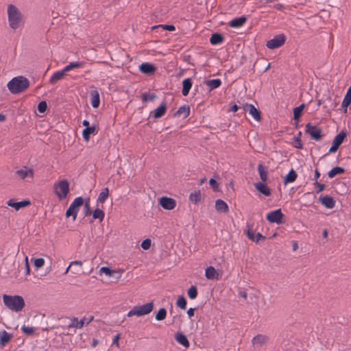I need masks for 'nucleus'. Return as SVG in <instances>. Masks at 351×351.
Wrapping results in <instances>:
<instances>
[{
  "label": "nucleus",
  "instance_id": "obj_60",
  "mask_svg": "<svg viewBox=\"0 0 351 351\" xmlns=\"http://www.w3.org/2000/svg\"><path fill=\"white\" fill-rule=\"evenodd\" d=\"M320 176V173H319V171L317 170H315V176H314V180L316 181H317V179L319 178Z\"/></svg>",
  "mask_w": 351,
  "mask_h": 351
},
{
  "label": "nucleus",
  "instance_id": "obj_30",
  "mask_svg": "<svg viewBox=\"0 0 351 351\" xmlns=\"http://www.w3.org/2000/svg\"><path fill=\"white\" fill-rule=\"evenodd\" d=\"M223 41V37L221 34L218 33H215L212 34L210 38V42L213 45H217L221 44Z\"/></svg>",
  "mask_w": 351,
  "mask_h": 351
},
{
  "label": "nucleus",
  "instance_id": "obj_61",
  "mask_svg": "<svg viewBox=\"0 0 351 351\" xmlns=\"http://www.w3.org/2000/svg\"><path fill=\"white\" fill-rule=\"evenodd\" d=\"M239 294L241 297L243 298L244 299L247 298V293L245 291H240Z\"/></svg>",
  "mask_w": 351,
  "mask_h": 351
},
{
  "label": "nucleus",
  "instance_id": "obj_26",
  "mask_svg": "<svg viewBox=\"0 0 351 351\" xmlns=\"http://www.w3.org/2000/svg\"><path fill=\"white\" fill-rule=\"evenodd\" d=\"M215 208L218 212L221 213H227L228 211V206L227 204L220 199L216 200Z\"/></svg>",
  "mask_w": 351,
  "mask_h": 351
},
{
  "label": "nucleus",
  "instance_id": "obj_10",
  "mask_svg": "<svg viewBox=\"0 0 351 351\" xmlns=\"http://www.w3.org/2000/svg\"><path fill=\"white\" fill-rule=\"evenodd\" d=\"M305 130L306 132L310 135L312 139L315 141H319L321 139L322 130L319 128L313 125L308 123L306 125Z\"/></svg>",
  "mask_w": 351,
  "mask_h": 351
},
{
  "label": "nucleus",
  "instance_id": "obj_62",
  "mask_svg": "<svg viewBox=\"0 0 351 351\" xmlns=\"http://www.w3.org/2000/svg\"><path fill=\"white\" fill-rule=\"evenodd\" d=\"M238 109H239V106L235 104L231 107L230 110L232 112H236V111H237Z\"/></svg>",
  "mask_w": 351,
  "mask_h": 351
},
{
  "label": "nucleus",
  "instance_id": "obj_40",
  "mask_svg": "<svg viewBox=\"0 0 351 351\" xmlns=\"http://www.w3.org/2000/svg\"><path fill=\"white\" fill-rule=\"evenodd\" d=\"M104 212L99 208L95 209V210L93 213V218L94 219H98L100 221H102L104 220Z\"/></svg>",
  "mask_w": 351,
  "mask_h": 351
},
{
  "label": "nucleus",
  "instance_id": "obj_29",
  "mask_svg": "<svg viewBox=\"0 0 351 351\" xmlns=\"http://www.w3.org/2000/svg\"><path fill=\"white\" fill-rule=\"evenodd\" d=\"M84 63L82 62H70L68 65L65 66L63 69L66 73L73 69L82 68L84 66Z\"/></svg>",
  "mask_w": 351,
  "mask_h": 351
},
{
  "label": "nucleus",
  "instance_id": "obj_27",
  "mask_svg": "<svg viewBox=\"0 0 351 351\" xmlns=\"http://www.w3.org/2000/svg\"><path fill=\"white\" fill-rule=\"evenodd\" d=\"M267 340V337L265 335H258L252 339V342L254 346H261Z\"/></svg>",
  "mask_w": 351,
  "mask_h": 351
},
{
  "label": "nucleus",
  "instance_id": "obj_50",
  "mask_svg": "<svg viewBox=\"0 0 351 351\" xmlns=\"http://www.w3.org/2000/svg\"><path fill=\"white\" fill-rule=\"evenodd\" d=\"M158 27H162L163 29L168 30V31H174L175 27L173 25H158ZM157 27V26H154L152 28L154 29Z\"/></svg>",
  "mask_w": 351,
  "mask_h": 351
},
{
  "label": "nucleus",
  "instance_id": "obj_3",
  "mask_svg": "<svg viewBox=\"0 0 351 351\" xmlns=\"http://www.w3.org/2000/svg\"><path fill=\"white\" fill-rule=\"evenodd\" d=\"M29 86V80L23 76L15 77L7 84L8 90L13 94H16L25 90Z\"/></svg>",
  "mask_w": 351,
  "mask_h": 351
},
{
  "label": "nucleus",
  "instance_id": "obj_56",
  "mask_svg": "<svg viewBox=\"0 0 351 351\" xmlns=\"http://www.w3.org/2000/svg\"><path fill=\"white\" fill-rule=\"evenodd\" d=\"M194 311H195V309L193 308H190L188 309L187 311V315L189 316V317H191L194 315Z\"/></svg>",
  "mask_w": 351,
  "mask_h": 351
},
{
  "label": "nucleus",
  "instance_id": "obj_53",
  "mask_svg": "<svg viewBox=\"0 0 351 351\" xmlns=\"http://www.w3.org/2000/svg\"><path fill=\"white\" fill-rule=\"evenodd\" d=\"M315 185L317 187V193L322 191L325 188V185L324 184H320L317 181L315 182Z\"/></svg>",
  "mask_w": 351,
  "mask_h": 351
},
{
  "label": "nucleus",
  "instance_id": "obj_55",
  "mask_svg": "<svg viewBox=\"0 0 351 351\" xmlns=\"http://www.w3.org/2000/svg\"><path fill=\"white\" fill-rule=\"evenodd\" d=\"M120 339V335L119 334H117V335H115L113 338V340H112V343L113 344H116L117 346V347L119 346V340Z\"/></svg>",
  "mask_w": 351,
  "mask_h": 351
},
{
  "label": "nucleus",
  "instance_id": "obj_57",
  "mask_svg": "<svg viewBox=\"0 0 351 351\" xmlns=\"http://www.w3.org/2000/svg\"><path fill=\"white\" fill-rule=\"evenodd\" d=\"M74 265H78L80 267H82V263L81 261H72L70 263V266H74Z\"/></svg>",
  "mask_w": 351,
  "mask_h": 351
},
{
  "label": "nucleus",
  "instance_id": "obj_17",
  "mask_svg": "<svg viewBox=\"0 0 351 351\" xmlns=\"http://www.w3.org/2000/svg\"><path fill=\"white\" fill-rule=\"evenodd\" d=\"M123 271L121 270H112L108 267H102L99 269V274L100 275L105 274L107 276H113L114 274H118L117 280L121 277Z\"/></svg>",
  "mask_w": 351,
  "mask_h": 351
},
{
  "label": "nucleus",
  "instance_id": "obj_11",
  "mask_svg": "<svg viewBox=\"0 0 351 351\" xmlns=\"http://www.w3.org/2000/svg\"><path fill=\"white\" fill-rule=\"evenodd\" d=\"M283 217V214L281 212V209H277L273 211H271L267 214L266 219L270 223H276L280 224L282 223V219Z\"/></svg>",
  "mask_w": 351,
  "mask_h": 351
},
{
  "label": "nucleus",
  "instance_id": "obj_2",
  "mask_svg": "<svg viewBox=\"0 0 351 351\" xmlns=\"http://www.w3.org/2000/svg\"><path fill=\"white\" fill-rule=\"evenodd\" d=\"M4 305L10 310L14 312H19L25 306V301L22 296L9 295L4 294L3 295Z\"/></svg>",
  "mask_w": 351,
  "mask_h": 351
},
{
  "label": "nucleus",
  "instance_id": "obj_64",
  "mask_svg": "<svg viewBox=\"0 0 351 351\" xmlns=\"http://www.w3.org/2000/svg\"><path fill=\"white\" fill-rule=\"evenodd\" d=\"M82 124L83 125L86 126V128L90 127L89 122L87 120H84Z\"/></svg>",
  "mask_w": 351,
  "mask_h": 351
},
{
  "label": "nucleus",
  "instance_id": "obj_21",
  "mask_svg": "<svg viewBox=\"0 0 351 351\" xmlns=\"http://www.w3.org/2000/svg\"><path fill=\"white\" fill-rule=\"evenodd\" d=\"M254 186L258 192L265 195V196L270 195L271 191L263 182L255 183Z\"/></svg>",
  "mask_w": 351,
  "mask_h": 351
},
{
  "label": "nucleus",
  "instance_id": "obj_1",
  "mask_svg": "<svg viewBox=\"0 0 351 351\" xmlns=\"http://www.w3.org/2000/svg\"><path fill=\"white\" fill-rule=\"evenodd\" d=\"M7 14L8 25L10 29L16 30L24 25V16L16 5L13 4L8 5Z\"/></svg>",
  "mask_w": 351,
  "mask_h": 351
},
{
  "label": "nucleus",
  "instance_id": "obj_31",
  "mask_svg": "<svg viewBox=\"0 0 351 351\" xmlns=\"http://www.w3.org/2000/svg\"><path fill=\"white\" fill-rule=\"evenodd\" d=\"M258 171L261 181L263 182H266L268 178L267 169L262 164H258Z\"/></svg>",
  "mask_w": 351,
  "mask_h": 351
},
{
  "label": "nucleus",
  "instance_id": "obj_47",
  "mask_svg": "<svg viewBox=\"0 0 351 351\" xmlns=\"http://www.w3.org/2000/svg\"><path fill=\"white\" fill-rule=\"evenodd\" d=\"M21 330L25 334H26L27 335H32L34 334V332L35 331V328H34V327H32V326H28L23 325L21 327Z\"/></svg>",
  "mask_w": 351,
  "mask_h": 351
},
{
  "label": "nucleus",
  "instance_id": "obj_39",
  "mask_svg": "<svg viewBox=\"0 0 351 351\" xmlns=\"http://www.w3.org/2000/svg\"><path fill=\"white\" fill-rule=\"evenodd\" d=\"M189 107L186 106H180L177 111V114L179 115H182L184 118H186L189 115Z\"/></svg>",
  "mask_w": 351,
  "mask_h": 351
},
{
  "label": "nucleus",
  "instance_id": "obj_37",
  "mask_svg": "<svg viewBox=\"0 0 351 351\" xmlns=\"http://www.w3.org/2000/svg\"><path fill=\"white\" fill-rule=\"evenodd\" d=\"M109 195V190L108 188H105L99 194L97 202L99 203H104L108 198Z\"/></svg>",
  "mask_w": 351,
  "mask_h": 351
},
{
  "label": "nucleus",
  "instance_id": "obj_23",
  "mask_svg": "<svg viewBox=\"0 0 351 351\" xmlns=\"http://www.w3.org/2000/svg\"><path fill=\"white\" fill-rule=\"evenodd\" d=\"M167 109V105L165 103H162L157 108H156L153 112V117L155 119H158L162 117Z\"/></svg>",
  "mask_w": 351,
  "mask_h": 351
},
{
  "label": "nucleus",
  "instance_id": "obj_43",
  "mask_svg": "<svg viewBox=\"0 0 351 351\" xmlns=\"http://www.w3.org/2000/svg\"><path fill=\"white\" fill-rule=\"evenodd\" d=\"M304 104H302L301 105H300L299 106H298L293 109V119H298L300 117L301 113H302V110H304Z\"/></svg>",
  "mask_w": 351,
  "mask_h": 351
},
{
  "label": "nucleus",
  "instance_id": "obj_22",
  "mask_svg": "<svg viewBox=\"0 0 351 351\" xmlns=\"http://www.w3.org/2000/svg\"><path fill=\"white\" fill-rule=\"evenodd\" d=\"M66 74L64 69L55 72L49 79V83L51 84H56L58 81L62 80Z\"/></svg>",
  "mask_w": 351,
  "mask_h": 351
},
{
  "label": "nucleus",
  "instance_id": "obj_42",
  "mask_svg": "<svg viewBox=\"0 0 351 351\" xmlns=\"http://www.w3.org/2000/svg\"><path fill=\"white\" fill-rule=\"evenodd\" d=\"M167 316V311L165 308H160L156 314L155 318L157 321H162L165 319Z\"/></svg>",
  "mask_w": 351,
  "mask_h": 351
},
{
  "label": "nucleus",
  "instance_id": "obj_45",
  "mask_svg": "<svg viewBox=\"0 0 351 351\" xmlns=\"http://www.w3.org/2000/svg\"><path fill=\"white\" fill-rule=\"evenodd\" d=\"M188 295L189 297L192 299V300H194L197 298V288L195 286H191L189 290H188Z\"/></svg>",
  "mask_w": 351,
  "mask_h": 351
},
{
  "label": "nucleus",
  "instance_id": "obj_49",
  "mask_svg": "<svg viewBox=\"0 0 351 351\" xmlns=\"http://www.w3.org/2000/svg\"><path fill=\"white\" fill-rule=\"evenodd\" d=\"M151 244H152V241L151 239H146L145 240H143L141 243V247L143 249V250H148L151 247Z\"/></svg>",
  "mask_w": 351,
  "mask_h": 351
},
{
  "label": "nucleus",
  "instance_id": "obj_33",
  "mask_svg": "<svg viewBox=\"0 0 351 351\" xmlns=\"http://www.w3.org/2000/svg\"><path fill=\"white\" fill-rule=\"evenodd\" d=\"M95 132V127L91 126L86 128L82 131V136L86 141H88L90 138V135L94 134Z\"/></svg>",
  "mask_w": 351,
  "mask_h": 351
},
{
  "label": "nucleus",
  "instance_id": "obj_15",
  "mask_svg": "<svg viewBox=\"0 0 351 351\" xmlns=\"http://www.w3.org/2000/svg\"><path fill=\"white\" fill-rule=\"evenodd\" d=\"M243 108L245 112H248L254 120L258 121L261 120V117L260 112L254 105L246 104L243 106Z\"/></svg>",
  "mask_w": 351,
  "mask_h": 351
},
{
  "label": "nucleus",
  "instance_id": "obj_8",
  "mask_svg": "<svg viewBox=\"0 0 351 351\" xmlns=\"http://www.w3.org/2000/svg\"><path fill=\"white\" fill-rule=\"evenodd\" d=\"M94 319V317L90 315L88 317H84L82 319L79 320L77 317H73L71 319V322L69 324V328H75L77 329H81L85 325H88Z\"/></svg>",
  "mask_w": 351,
  "mask_h": 351
},
{
  "label": "nucleus",
  "instance_id": "obj_5",
  "mask_svg": "<svg viewBox=\"0 0 351 351\" xmlns=\"http://www.w3.org/2000/svg\"><path fill=\"white\" fill-rule=\"evenodd\" d=\"M153 308L154 303L152 302L141 306H135L128 313L127 316L132 317L134 315H136L138 317H141L145 315H147L152 311Z\"/></svg>",
  "mask_w": 351,
  "mask_h": 351
},
{
  "label": "nucleus",
  "instance_id": "obj_41",
  "mask_svg": "<svg viewBox=\"0 0 351 351\" xmlns=\"http://www.w3.org/2000/svg\"><path fill=\"white\" fill-rule=\"evenodd\" d=\"M351 103V86L348 88L346 95H345L343 101L342 106L348 107V106Z\"/></svg>",
  "mask_w": 351,
  "mask_h": 351
},
{
  "label": "nucleus",
  "instance_id": "obj_4",
  "mask_svg": "<svg viewBox=\"0 0 351 351\" xmlns=\"http://www.w3.org/2000/svg\"><path fill=\"white\" fill-rule=\"evenodd\" d=\"M53 188L54 193L60 200L66 199L70 191L69 183L65 179L56 182Z\"/></svg>",
  "mask_w": 351,
  "mask_h": 351
},
{
  "label": "nucleus",
  "instance_id": "obj_34",
  "mask_svg": "<svg viewBox=\"0 0 351 351\" xmlns=\"http://www.w3.org/2000/svg\"><path fill=\"white\" fill-rule=\"evenodd\" d=\"M297 178V173L293 169H291L284 179V183L285 184L291 182H293Z\"/></svg>",
  "mask_w": 351,
  "mask_h": 351
},
{
  "label": "nucleus",
  "instance_id": "obj_59",
  "mask_svg": "<svg viewBox=\"0 0 351 351\" xmlns=\"http://www.w3.org/2000/svg\"><path fill=\"white\" fill-rule=\"evenodd\" d=\"M25 274L26 275H29L30 274V268L29 263L25 264Z\"/></svg>",
  "mask_w": 351,
  "mask_h": 351
},
{
  "label": "nucleus",
  "instance_id": "obj_13",
  "mask_svg": "<svg viewBox=\"0 0 351 351\" xmlns=\"http://www.w3.org/2000/svg\"><path fill=\"white\" fill-rule=\"evenodd\" d=\"M31 204V202L28 199H23L21 202H16L14 199H10L7 202L8 206L13 208L18 211L20 209L27 207Z\"/></svg>",
  "mask_w": 351,
  "mask_h": 351
},
{
  "label": "nucleus",
  "instance_id": "obj_48",
  "mask_svg": "<svg viewBox=\"0 0 351 351\" xmlns=\"http://www.w3.org/2000/svg\"><path fill=\"white\" fill-rule=\"evenodd\" d=\"M47 108V102L45 101H40L38 105V110L40 113H43L46 111Z\"/></svg>",
  "mask_w": 351,
  "mask_h": 351
},
{
  "label": "nucleus",
  "instance_id": "obj_7",
  "mask_svg": "<svg viewBox=\"0 0 351 351\" xmlns=\"http://www.w3.org/2000/svg\"><path fill=\"white\" fill-rule=\"evenodd\" d=\"M15 174L21 180L31 182L34 178V170L32 167L24 166L16 170Z\"/></svg>",
  "mask_w": 351,
  "mask_h": 351
},
{
  "label": "nucleus",
  "instance_id": "obj_58",
  "mask_svg": "<svg viewBox=\"0 0 351 351\" xmlns=\"http://www.w3.org/2000/svg\"><path fill=\"white\" fill-rule=\"evenodd\" d=\"M264 239V237H263V235L260 233V232H258L256 235H255V242H258L261 239Z\"/></svg>",
  "mask_w": 351,
  "mask_h": 351
},
{
  "label": "nucleus",
  "instance_id": "obj_35",
  "mask_svg": "<svg viewBox=\"0 0 351 351\" xmlns=\"http://www.w3.org/2000/svg\"><path fill=\"white\" fill-rule=\"evenodd\" d=\"M206 84L210 88V90H213L221 86V81L219 79H213L206 81Z\"/></svg>",
  "mask_w": 351,
  "mask_h": 351
},
{
  "label": "nucleus",
  "instance_id": "obj_36",
  "mask_svg": "<svg viewBox=\"0 0 351 351\" xmlns=\"http://www.w3.org/2000/svg\"><path fill=\"white\" fill-rule=\"evenodd\" d=\"M345 169L343 167H335L332 168L330 171H329V172L328 173V176L330 178H332L337 175L343 173Z\"/></svg>",
  "mask_w": 351,
  "mask_h": 351
},
{
  "label": "nucleus",
  "instance_id": "obj_46",
  "mask_svg": "<svg viewBox=\"0 0 351 351\" xmlns=\"http://www.w3.org/2000/svg\"><path fill=\"white\" fill-rule=\"evenodd\" d=\"M34 265L36 269L43 267L45 265V261L43 258H32Z\"/></svg>",
  "mask_w": 351,
  "mask_h": 351
},
{
  "label": "nucleus",
  "instance_id": "obj_32",
  "mask_svg": "<svg viewBox=\"0 0 351 351\" xmlns=\"http://www.w3.org/2000/svg\"><path fill=\"white\" fill-rule=\"evenodd\" d=\"M176 340L182 346L188 348L189 346V342L184 335L182 333H178L176 335Z\"/></svg>",
  "mask_w": 351,
  "mask_h": 351
},
{
  "label": "nucleus",
  "instance_id": "obj_14",
  "mask_svg": "<svg viewBox=\"0 0 351 351\" xmlns=\"http://www.w3.org/2000/svg\"><path fill=\"white\" fill-rule=\"evenodd\" d=\"M221 272L215 269L213 266L208 267L205 270V276L208 280H218L221 277Z\"/></svg>",
  "mask_w": 351,
  "mask_h": 351
},
{
  "label": "nucleus",
  "instance_id": "obj_38",
  "mask_svg": "<svg viewBox=\"0 0 351 351\" xmlns=\"http://www.w3.org/2000/svg\"><path fill=\"white\" fill-rule=\"evenodd\" d=\"M200 199L201 193L199 191H194L189 195V200L194 204H197L199 202H200Z\"/></svg>",
  "mask_w": 351,
  "mask_h": 351
},
{
  "label": "nucleus",
  "instance_id": "obj_44",
  "mask_svg": "<svg viewBox=\"0 0 351 351\" xmlns=\"http://www.w3.org/2000/svg\"><path fill=\"white\" fill-rule=\"evenodd\" d=\"M176 305L179 308L182 309H186V301L184 296L180 295L176 302Z\"/></svg>",
  "mask_w": 351,
  "mask_h": 351
},
{
  "label": "nucleus",
  "instance_id": "obj_25",
  "mask_svg": "<svg viewBox=\"0 0 351 351\" xmlns=\"http://www.w3.org/2000/svg\"><path fill=\"white\" fill-rule=\"evenodd\" d=\"M192 80L191 78H186L182 81V93L184 96L188 95L190 89L192 87Z\"/></svg>",
  "mask_w": 351,
  "mask_h": 351
},
{
  "label": "nucleus",
  "instance_id": "obj_54",
  "mask_svg": "<svg viewBox=\"0 0 351 351\" xmlns=\"http://www.w3.org/2000/svg\"><path fill=\"white\" fill-rule=\"evenodd\" d=\"M209 184L213 188L214 190H217V189L218 184H217V181L215 179L211 178L209 180Z\"/></svg>",
  "mask_w": 351,
  "mask_h": 351
},
{
  "label": "nucleus",
  "instance_id": "obj_6",
  "mask_svg": "<svg viewBox=\"0 0 351 351\" xmlns=\"http://www.w3.org/2000/svg\"><path fill=\"white\" fill-rule=\"evenodd\" d=\"M84 204V199L82 197H76L73 202L70 204L69 208L66 212V216L67 217L72 216L73 219L75 220L77 213L79 211V207Z\"/></svg>",
  "mask_w": 351,
  "mask_h": 351
},
{
  "label": "nucleus",
  "instance_id": "obj_12",
  "mask_svg": "<svg viewBox=\"0 0 351 351\" xmlns=\"http://www.w3.org/2000/svg\"><path fill=\"white\" fill-rule=\"evenodd\" d=\"M346 136V133L343 131L340 132L337 135H336L332 141V146L329 149V153L335 152L340 145L343 143Z\"/></svg>",
  "mask_w": 351,
  "mask_h": 351
},
{
  "label": "nucleus",
  "instance_id": "obj_9",
  "mask_svg": "<svg viewBox=\"0 0 351 351\" xmlns=\"http://www.w3.org/2000/svg\"><path fill=\"white\" fill-rule=\"evenodd\" d=\"M286 41V36L283 34L275 36L272 39L268 40L266 46L268 49H274L282 46Z\"/></svg>",
  "mask_w": 351,
  "mask_h": 351
},
{
  "label": "nucleus",
  "instance_id": "obj_28",
  "mask_svg": "<svg viewBox=\"0 0 351 351\" xmlns=\"http://www.w3.org/2000/svg\"><path fill=\"white\" fill-rule=\"evenodd\" d=\"M12 337V335L5 330L0 331V344L1 346L5 345L11 340Z\"/></svg>",
  "mask_w": 351,
  "mask_h": 351
},
{
  "label": "nucleus",
  "instance_id": "obj_18",
  "mask_svg": "<svg viewBox=\"0 0 351 351\" xmlns=\"http://www.w3.org/2000/svg\"><path fill=\"white\" fill-rule=\"evenodd\" d=\"M156 67L151 63L144 62L142 63L139 66V70L141 73L151 75L156 71Z\"/></svg>",
  "mask_w": 351,
  "mask_h": 351
},
{
  "label": "nucleus",
  "instance_id": "obj_51",
  "mask_svg": "<svg viewBox=\"0 0 351 351\" xmlns=\"http://www.w3.org/2000/svg\"><path fill=\"white\" fill-rule=\"evenodd\" d=\"M247 237L251 240V241H255V235H254V231L252 230V228H249L247 230Z\"/></svg>",
  "mask_w": 351,
  "mask_h": 351
},
{
  "label": "nucleus",
  "instance_id": "obj_16",
  "mask_svg": "<svg viewBox=\"0 0 351 351\" xmlns=\"http://www.w3.org/2000/svg\"><path fill=\"white\" fill-rule=\"evenodd\" d=\"M160 205L166 210H172L176 207V201L167 197H162L159 200Z\"/></svg>",
  "mask_w": 351,
  "mask_h": 351
},
{
  "label": "nucleus",
  "instance_id": "obj_19",
  "mask_svg": "<svg viewBox=\"0 0 351 351\" xmlns=\"http://www.w3.org/2000/svg\"><path fill=\"white\" fill-rule=\"evenodd\" d=\"M320 202L327 208H333L335 205V201L334 199L328 195H325L319 197Z\"/></svg>",
  "mask_w": 351,
  "mask_h": 351
},
{
  "label": "nucleus",
  "instance_id": "obj_52",
  "mask_svg": "<svg viewBox=\"0 0 351 351\" xmlns=\"http://www.w3.org/2000/svg\"><path fill=\"white\" fill-rule=\"evenodd\" d=\"M84 213L85 215H89L90 213V205H89V202H86L84 203Z\"/></svg>",
  "mask_w": 351,
  "mask_h": 351
},
{
  "label": "nucleus",
  "instance_id": "obj_63",
  "mask_svg": "<svg viewBox=\"0 0 351 351\" xmlns=\"http://www.w3.org/2000/svg\"><path fill=\"white\" fill-rule=\"evenodd\" d=\"M276 9H278V10H282L284 8V6H283V5H282V4L279 3V4H277V5H276Z\"/></svg>",
  "mask_w": 351,
  "mask_h": 351
},
{
  "label": "nucleus",
  "instance_id": "obj_24",
  "mask_svg": "<svg viewBox=\"0 0 351 351\" xmlns=\"http://www.w3.org/2000/svg\"><path fill=\"white\" fill-rule=\"evenodd\" d=\"M245 21L246 18L245 16H241L231 20L229 23V25L233 28H239L243 26Z\"/></svg>",
  "mask_w": 351,
  "mask_h": 351
},
{
  "label": "nucleus",
  "instance_id": "obj_20",
  "mask_svg": "<svg viewBox=\"0 0 351 351\" xmlns=\"http://www.w3.org/2000/svg\"><path fill=\"white\" fill-rule=\"evenodd\" d=\"M90 104L94 108L99 107L100 104L99 94L97 90H93L90 93Z\"/></svg>",
  "mask_w": 351,
  "mask_h": 351
}]
</instances>
